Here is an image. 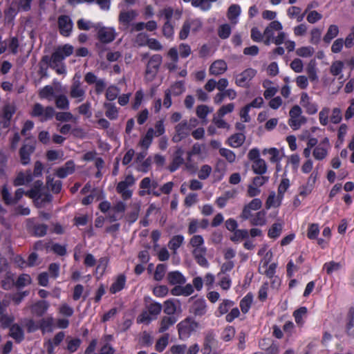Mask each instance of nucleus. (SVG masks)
Returning <instances> with one entry per match:
<instances>
[{
    "label": "nucleus",
    "mask_w": 354,
    "mask_h": 354,
    "mask_svg": "<svg viewBox=\"0 0 354 354\" xmlns=\"http://www.w3.org/2000/svg\"><path fill=\"white\" fill-rule=\"evenodd\" d=\"M73 53V46L70 44H64L59 46L52 53L51 57L44 55L41 57V62L49 65L50 68L55 70L58 75L66 73V66L62 64V61Z\"/></svg>",
    "instance_id": "1"
},
{
    "label": "nucleus",
    "mask_w": 354,
    "mask_h": 354,
    "mask_svg": "<svg viewBox=\"0 0 354 354\" xmlns=\"http://www.w3.org/2000/svg\"><path fill=\"white\" fill-rule=\"evenodd\" d=\"M30 114L32 118H38L41 122L53 119L54 115H55L56 120L60 122H68L73 118V114L70 112H58L55 113L53 106H48L44 107L40 103H35L33 105Z\"/></svg>",
    "instance_id": "2"
},
{
    "label": "nucleus",
    "mask_w": 354,
    "mask_h": 354,
    "mask_svg": "<svg viewBox=\"0 0 354 354\" xmlns=\"http://www.w3.org/2000/svg\"><path fill=\"white\" fill-rule=\"evenodd\" d=\"M176 328L179 339L185 341L198 330L200 328V324L192 317H188L180 321L177 324Z\"/></svg>",
    "instance_id": "3"
},
{
    "label": "nucleus",
    "mask_w": 354,
    "mask_h": 354,
    "mask_svg": "<svg viewBox=\"0 0 354 354\" xmlns=\"http://www.w3.org/2000/svg\"><path fill=\"white\" fill-rule=\"evenodd\" d=\"M162 62V57L159 54L151 56L146 64L145 80L151 82L155 80Z\"/></svg>",
    "instance_id": "4"
},
{
    "label": "nucleus",
    "mask_w": 354,
    "mask_h": 354,
    "mask_svg": "<svg viewBox=\"0 0 354 354\" xmlns=\"http://www.w3.org/2000/svg\"><path fill=\"white\" fill-rule=\"evenodd\" d=\"M158 183L156 180H151L149 177H145L142 179L139 184L140 190L138 195L140 196H145L146 195H153L155 196H160V192L157 189Z\"/></svg>",
    "instance_id": "5"
},
{
    "label": "nucleus",
    "mask_w": 354,
    "mask_h": 354,
    "mask_svg": "<svg viewBox=\"0 0 354 354\" xmlns=\"http://www.w3.org/2000/svg\"><path fill=\"white\" fill-rule=\"evenodd\" d=\"M136 180L132 174L126 176L124 180L119 182L116 186V192L121 195L123 200L127 201L132 197L133 192L129 189L135 184Z\"/></svg>",
    "instance_id": "6"
},
{
    "label": "nucleus",
    "mask_w": 354,
    "mask_h": 354,
    "mask_svg": "<svg viewBox=\"0 0 354 354\" xmlns=\"http://www.w3.org/2000/svg\"><path fill=\"white\" fill-rule=\"evenodd\" d=\"M26 230L33 236L43 237L47 234L48 225L37 223L35 218H30L26 221Z\"/></svg>",
    "instance_id": "7"
},
{
    "label": "nucleus",
    "mask_w": 354,
    "mask_h": 354,
    "mask_svg": "<svg viewBox=\"0 0 354 354\" xmlns=\"http://www.w3.org/2000/svg\"><path fill=\"white\" fill-rule=\"evenodd\" d=\"M138 12L135 10L128 11H121L118 16V22L120 29L122 30H127L133 24L131 22L137 17Z\"/></svg>",
    "instance_id": "8"
},
{
    "label": "nucleus",
    "mask_w": 354,
    "mask_h": 354,
    "mask_svg": "<svg viewBox=\"0 0 354 354\" xmlns=\"http://www.w3.org/2000/svg\"><path fill=\"white\" fill-rule=\"evenodd\" d=\"M192 130L191 125L187 120H183L175 127V134L172 137V142L178 143L182 140L186 138Z\"/></svg>",
    "instance_id": "9"
},
{
    "label": "nucleus",
    "mask_w": 354,
    "mask_h": 354,
    "mask_svg": "<svg viewBox=\"0 0 354 354\" xmlns=\"http://www.w3.org/2000/svg\"><path fill=\"white\" fill-rule=\"evenodd\" d=\"M57 25L59 34L63 37H68L71 35L73 23L68 15H60L57 19Z\"/></svg>",
    "instance_id": "10"
},
{
    "label": "nucleus",
    "mask_w": 354,
    "mask_h": 354,
    "mask_svg": "<svg viewBox=\"0 0 354 354\" xmlns=\"http://www.w3.org/2000/svg\"><path fill=\"white\" fill-rule=\"evenodd\" d=\"M330 148L329 139L327 137L323 138L319 143L314 148L313 156L317 160H322L326 158L328 150Z\"/></svg>",
    "instance_id": "11"
},
{
    "label": "nucleus",
    "mask_w": 354,
    "mask_h": 354,
    "mask_svg": "<svg viewBox=\"0 0 354 354\" xmlns=\"http://www.w3.org/2000/svg\"><path fill=\"white\" fill-rule=\"evenodd\" d=\"M116 37V32L112 27H101L97 30V39L102 44H109Z\"/></svg>",
    "instance_id": "12"
},
{
    "label": "nucleus",
    "mask_w": 354,
    "mask_h": 354,
    "mask_svg": "<svg viewBox=\"0 0 354 354\" xmlns=\"http://www.w3.org/2000/svg\"><path fill=\"white\" fill-rule=\"evenodd\" d=\"M256 74V70L252 68H247L236 75L235 83L238 86L248 88L250 86V81Z\"/></svg>",
    "instance_id": "13"
},
{
    "label": "nucleus",
    "mask_w": 354,
    "mask_h": 354,
    "mask_svg": "<svg viewBox=\"0 0 354 354\" xmlns=\"http://www.w3.org/2000/svg\"><path fill=\"white\" fill-rule=\"evenodd\" d=\"M189 313L196 317H201L207 312V306L205 299L197 298L194 300L189 307Z\"/></svg>",
    "instance_id": "14"
},
{
    "label": "nucleus",
    "mask_w": 354,
    "mask_h": 354,
    "mask_svg": "<svg viewBox=\"0 0 354 354\" xmlns=\"http://www.w3.org/2000/svg\"><path fill=\"white\" fill-rule=\"evenodd\" d=\"M185 151L182 147H177L175 151L172 155V159L171 163L169 165L167 169L173 173L178 170L180 166L184 165L185 160L183 158Z\"/></svg>",
    "instance_id": "15"
},
{
    "label": "nucleus",
    "mask_w": 354,
    "mask_h": 354,
    "mask_svg": "<svg viewBox=\"0 0 354 354\" xmlns=\"http://www.w3.org/2000/svg\"><path fill=\"white\" fill-rule=\"evenodd\" d=\"M35 150L34 142H27L24 144L19 149V154L20 162L23 165H27L30 162V156Z\"/></svg>",
    "instance_id": "16"
},
{
    "label": "nucleus",
    "mask_w": 354,
    "mask_h": 354,
    "mask_svg": "<svg viewBox=\"0 0 354 354\" xmlns=\"http://www.w3.org/2000/svg\"><path fill=\"white\" fill-rule=\"evenodd\" d=\"M262 206V201L260 198H255L252 199L248 204L243 207L241 214V218L243 220H248L252 216L251 212L256 211L261 209Z\"/></svg>",
    "instance_id": "17"
},
{
    "label": "nucleus",
    "mask_w": 354,
    "mask_h": 354,
    "mask_svg": "<svg viewBox=\"0 0 354 354\" xmlns=\"http://www.w3.org/2000/svg\"><path fill=\"white\" fill-rule=\"evenodd\" d=\"M33 180V175L30 169H27L25 172L20 171L17 174L13 180V185L15 187L25 185Z\"/></svg>",
    "instance_id": "18"
},
{
    "label": "nucleus",
    "mask_w": 354,
    "mask_h": 354,
    "mask_svg": "<svg viewBox=\"0 0 354 354\" xmlns=\"http://www.w3.org/2000/svg\"><path fill=\"white\" fill-rule=\"evenodd\" d=\"M215 342V334L213 330L207 331L205 335L201 353L203 354H211L212 346L214 345Z\"/></svg>",
    "instance_id": "19"
},
{
    "label": "nucleus",
    "mask_w": 354,
    "mask_h": 354,
    "mask_svg": "<svg viewBox=\"0 0 354 354\" xmlns=\"http://www.w3.org/2000/svg\"><path fill=\"white\" fill-rule=\"evenodd\" d=\"M75 171V165L73 160H68L62 167L56 169L55 174L60 178H64Z\"/></svg>",
    "instance_id": "20"
},
{
    "label": "nucleus",
    "mask_w": 354,
    "mask_h": 354,
    "mask_svg": "<svg viewBox=\"0 0 354 354\" xmlns=\"http://www.w3.org/2000/svg\"><path fill=\"white\" fill-rule=\"evenodd\" d=\"M49 303L46 300H39L33 304L31 307V312L37 317H42L48 310Z\"/></svg>",
    "instance_id": "21"
},
{
    "label": "nucleus",
    "mask_w": 354,
    "mask_h": 354,
    "mask_svg": "<svg viewBox=\"0 0 354 354\" xmlns=\"http://www.w3.org/2000/svg\"><path fill=\"white\" fill-rule=\"evenodd\" d=\"M70 97L71 98L77 99V102L84 100L85 97V91L82 88L80 81H75L70 90Z\"/></svg>",
    "instance_id": "22"
},
{
    "label": "nucleus",
    "mask_w": 354,
    "mask_h": 354,
    "mask_svg": "<svg viewBox=\"0 0 354 354\" xmlns=\"http://www.w3.org/2000/svg\"><path fill=\"white\" fill-rule=\"evenodd\" d=\"M167 281L169 285H183L186 282L185 277L179 271H171L167 274Z\"/></svg>",
    "instance_id": "23"
},
{
    "label": "nucleus",
    "mask_w": 354,
    "mask_h": 354,
    "mask_svg": "<svg viewBox=\"0 0 354 354\" xmlns=\"http://www.w3.org/2000/svg\"><path fill=\"white\" fill-rule=\"evenodd\" d=\"M207 248L194 249L192 254L196 262L203 268H208L209 264L205 257Z\"/></svg>",
    "instance_id": "24"
},
{
    "label": "nucleus",
    "mask_w": 354,
    "mask_h": 354,
    "mask_svg": "<svg viewBox=\"0 0 354 354\" xmlns=\"http://www.w3.org/2000/svg\"><path fill=\"white\" fill-rule=\"evenodd\" d=\"M3 127L8 128L10 124V120L13 116V115L16 112V108L14 105H11L10 104H6L3 107Z\"/></svg>",
    "instance_id": "25"
},
{
    "label": "nucleus",
    "mask_w": 354,
    "mask_h": 354,
    "mask_svg": "<svg viewBox=\"0 0 354 354\" xmlns=\"http://www.w3.org/2000/svg\"><path fill=\"white\" fill-rule=\"evenodd\" d=\"M1 307L3 308V312L0 315V325L3 328H9L15 321V317L12 315H8L6 313L7 305L1 302Z\"/></svg>",
    "instance_id": "26"
},
{
    "label": "nucleus",
    "mask_w": 354,
    "mask_h": 354,
    "mask_svg": "<svg viewBox=\"0 0 354 354\" xmlns=\"http://www.w3.org/2000/svg\"><path fill=\"white\" fill-rule=\"evenodd\" d=\"M9 336L11 337L16 343L19 344L24 339V332L21 326L18 324H14L9 328Z\"/></svg>",
    "instance_id": "27"
},
{
    "label": "nucleus",
    "mask_w": 354,
    "mask_h": 354,
    "mask_svg": "<svg viewBox=\"0 0 354 354\" xmlns=\"http://www.w3.org/2000/svg\"><path fill=\"white\" fill-rule=\"evenodd\" d=\"M227 68L226 62L224 60L218 59L214 62L209 67V73L214 75H219L224 73Z\"/></svg>",
    "instance_id": "28"
},
{
    "label": "nucleus",
    "mask_w": 354,
    "mask_h": 354,
    "mask_svg": "<svg viewBox=\"0 0 354 354\" xmlns=\"http://www.w3.org/2000/svg\"><path fill=\"white\" fill-rule=\"evenodd\" d=\"M126 284V276L124 274H119L115 281L111 284L110 287V292L115 294L121 291Z\"/></svg>",
    "instance_id": "29"
},
{
    "label": "nucleus",
    "mask_w": 354,
    "mask_h": 354,
    "mask_svg": "<svg viewBox=\"0 0 354 354\" xmlns=\"http://www.w3.org/2000/svg\"><path fill=\"white\" fill-rule=\"evenodd\" d=\"M234 301L230 299H223V301L219 304L216 311L215 312V315L217 317H219L223 315L227 314L229 310L231 309L234 306Z\"/></svg>",
    "instance_id": "30"
},
{
    "label": "nucleus",
    "mask_w": 354,
    "mask_h": 354,
    "mask_svg": "<svg viewBox=\"0 0 354 354\" xmlns=\"http://www.w3.org/2000/svg\"><path fill=\"white\" fill-rule=\"evenodd\" d=\"M249 219L252 225L263 226L266 223V213L264 210L259 211Z\"/></svg>",
    "instance_id": "31"
},
{
    "label": "nucleus",
    "mask_w": 354,
    "mask_h": 354,
    "mask_svg": "<svg viewBox=\"0 0 354 354\" xmlns=\"http://www.w3.org/2000/svg\"><path fill=\"white\" fill-rule=\"evenodd\" d=\"M252 169L254 174L258 175H263L267 172L268 167L263 159L255 160L252 162Z\"/></svg>",
    "instance_id": "32"
},
{
    "label": "nucleus",
    "mask_w": 354,
    "mask_h": 354,
    "mask_svg": "<svg viewBox=\"0 0 354 354\" xmlns=\"http://www.w3.org/2000/svg\"><path fill=\"white\" fill-rule=\"evenodd\" d=\"M1 288L5 290H10L15 286L14 274L12 272H7L1 281Z\"/></svg>",
    "instance_id": "33"
},
{
    "label": "nucleus",
    "mask_w": 354,
    "mask_h": 354,
    "mask_svg": "<svg viewBox=\"0 0 354 354\" xmlns=\"http://www.w3.org/2000/svg\"><path fill=\"white\" fill-rule=\"evenodd\" d=\"M177 319L174 316H165L162 318L160 322V327L158 328L159 333H165L167 330L171 326H173Z\"/></svg>",
    "instance_id": "34"
},
{
    "label": "nucleus",
    "mask_w": 354,
    "mask_h": 354,
    "mask_svg": "<svg viewBox=\"0 0 354 354\" xmlns=\"http://www.w3.org/2000/svg\"><path fill=\"white\" fill-rule=\"evenodd\" d=\"M245 139V136L243 133H236L233 135H232L228 138V145L234 148H237L241 146Z\"/></svg>",
    "instance_id": "35"
},
{
    "label": "nucleus",
    "mask_w": 354,
    "mask_h": 354,
    "mask_svg": "<svg viewBox=\"0 0 354 354\" xmlns=\"http://www.w3.org/2000/svg\"><path fill=\"white\" fill-rule=\"evenodd\" d=\"M290 186V180L283 176L277 189V200L281 201L284 194Z\"/></svg>",
    "instance_id": "36"
},
{
    "label": "nucleus",
    "mask_w": 354,
    "mask_h": 354,
    "mask_svg": "<svg viewBox=\"0 0 354 354\" xmlns=\"http://www.w3.org/2000/svg\"><path fill=\"white\" fill-rule=\"evenodd\" d=\"M104 107L106 109L105 115L110 120H116L118 117V110L115 104L104 102Z\"/></svg>",
    "instance_id": "37"
},
{
    "label": "nucleus",
    "mask_w": 354,
    "mask_h": 354,
    "mask_svg": "<svg viewBox=\"0 0 354 354\" xmlns=\"http://www.w3.org/2000/svg\"><path fill=\"white\" fill-rule=\"evenodd\" d=\"M154 136V129L153 128H149L144 137L141 138L139 142V145L144 148L145 149H147L153 140V138Z\"/></svg>",
    "instance_id": "38"
},
{
    "label": "nucleus",
    "mask_w": 354,
    "mask_h": 354,
    "mask_svg": "<svg viewBox=\"0 0 354 354\" xmlns=\"http://www.w3.org/2000/svg\"><path fill=\"white\" fill-rule=\"evenodd\" d=\"M253 301V295L248 292L240 301V308L243 313H247Z\"/></svg>",
    "instance_id": "39"
},
{
    "label": "nucleus",
    "mask_w": 354,
    "mask_h": 354,
    "mask_svg": "<svg viewBox=\"0 0 354 354\" xmlns=\"http://www.w3.org/2000/svg\"><path fill=\"white\" fill-rule=\"evenodd\" d=\"M339 33V28L336 25H330L324 36L323 40L325 43L329 44L330 41L337 36Z\"/></svg>",
    "instance_id": "40"
},
{
    "label": "nucleus",
    "mask_w": 354,
    "mask_h": 354,
    "mask_svg": "<svg viewBox=\"0 0 354 354\" xmlns=\"http://www.w3.org/2000/svg\"><path fill=\"white\" fill-rule=\"evenodd\" d=\"M53 317H48L46 318H42L39 320V328L43 332L52 331L53 326Z\"/></svg>",
    "instance_id": "41"
},
{
    "label": "nucleus",
    "mask_w": 354,
    "mask_h": 354,
    "mask_svg": "<svg viewBox=\"0 0 354 354\" xmlns=\"http://www.w3.org/2000/svg\"><path fill=\"white\" fill-rule=\"evenodd\" d=\"M283 225L281 223H274L268 230V236L270 239H276L281 235Z\"/></svg>",
    "instance_id": "42"
},
{
    "label": "nucleus",
    "mask_w": 354,
    "mask_h": 354,
    "mask_svg": "<svg viewBox=\"0 0 354 354\" xmlns=\"http://www.w3.org/2000/svg\"><path fill=\"white\" fill-rule=\"evenodd\" d=\"M184 242V236L178 234L174 236L168 243V247L171 250L176 252Z\"/></svg>",
    "instance_id": "43"
},
{
    "label": "nucleus",
    "mask_w": 354,
    "mask_h": 354,
    "mask_svg": "<svg viewBox=\"0 0 354 354\" xmlns=\"http://www.w3.org/2000/svg\"><path fill=\"white\" fill-rule=\"evenodd\" d=\"M54 97L57 108L64 110L69 109V101L65 95L60 94L55 95Z\"/></svg>",
    "instance_id": "44"
},
{
    "label": "nucleus",
    "mask_w": 354,
    "mask_h": 354,
    "mask_svg": "<svg viewBox=\"0 0 354 354\" xmlns=\"http://www.w3.org/2000/svg\"><path fill=\"white\" fill-rule=\"evenodd\" d=\"M268 153L270 157L269 158L270 161L272 163H279L281 159L279 155V151L275 148L272 147L270 149H265L263 151V154L266 155Z\"/></svg>",
    "instance_id": "45"
},
{
    "label": "nucleus",
    "mask_w": 354,
    "mask_h": 354,
    "mask_svg": "<svg viewBox=\"0 0 354 354\" xmlns=\"http://www.w3.org/2000/svg\"><path fill=\"white\" fill-rule=\"evenodd\" d=\"M32 283V279L28 274H20L15 281V287L18 289L22 288Z\"/></svg>",
    "instance_id": "46"
},
{
    "label": "nucleus",
    "mask_w": 354,
    "mask_h": 354,
    "mask_svg": "<svg viewBox=\"0 0 354 354\" xmlns=\"http://www.w3.org/2000/svg\"><path fill=\"white\" fill-rule=\"evenodd\" d=\"M171 93L174 96L181 95L185 91V82L183 80L176 81L171 86Z\"/></svg>",
    "instance_id": "47"
},
{
    "label": "nucleus",
    "mask_w": 354,
    "mask_h": 354,
    "mask_svg": "<svg viewBox=\"0 0 354 354\" xmlns=\"http://www.w3.org/2000/svg\"><path fill=\"white\" fill-rule=\"evenodd\" d=\"M54 88L50 85H46L39 91V97L41 99L51 100L52 97H55Z\"/></svg>",
    "instance_id": "48"
},
{
    "label": "nucleus",
    "mask_w": 354,
    "mask_h": 354,
    "mask_svg": "<svg viewBox=\"0 0 354 354\" xmlns=\"http://www.w3.org/2000/svg\"><path fill=\"white\" fill-rule=\"evenodd\" d=\"M307 308L305 306H301L294 311L293 317L295 318V322L299 326H301L304 324V322L303 320V317L307 314Z\"/></svg>",
    "instance_id": "49"
},
{
    "label": "nucleus",
    "mask_w": 354,
    "mask_h": 354,
    "mask_svg": "<svg viewBox=\"0 0 354 354\" xmlns=\"http://www.w3.org/2000/svg\"><path fill=\"white\" fill-rule=\"evenodd\" d=\"M169 334L165 333L161 337H160L155 345L156 350L158 352H162L167 347L169 343Z\"/></svg>",
    "instance_id": "50"
},
{
    "label": "nucleus",
    "mask_w": 354,
    "mask_h": 354,
    "mask_svg": "<svg viewBox=\"0 0 354 354\" xmlns=\"http://www.w3.org/2000/svg\"><path fill=\"white\" fill-rule=\"evenodd\" d=\"M301 8L297 6H291L288 10V15L290 18H297V21L300 22L303 20L305 13L301 14Z\"/></svg>",
    "instance_id": "51"
},
{
    "label": "nucleus",
    "mask_w": 354,
    "mask_h": 354,
    "mask_svg": "<svg viewBox=\"0 0 354 354\" xmlns=\"http://www.w3.org/2000/svg\"><path fill=\"white\" fill-rule=\"evenodd\" d=\"M120 93V89L115 85L109 86L106 91V99L109 101L115 100Z\"/></svg>",
    "instance_id": "52"
},
{
    "label": "nucleus",
    "mask_w": 354,
    "mask_h": 354,
    "mask_svg": "<svg viewBox=\"0 0 354 354\" xmlns=\"http://www.w3.org/2000/svg\"><path fill=\"white\" fill-rule=\"evenodd\" d=\"M163 311L169 315H174L176 311V306L174 299H169L164 302Z\"/></svg>",
    "instance_id": "53"
},
{
    "label": "nucleus",
    "mask_w": 354,
    "mask_h": 354,
    "mask_svg": "<svg viewBox=\"0 0 354 354\" xmlns=\"http://www.w3.org/2000/svg\"><path fill=\"white\" fill-rule=\"evenodd\" d=\"M241 14V7L238 4L231 5L227 10V16L229 20L233 21Z\"/></svg>",
    "instance_id": "54"
},
{
    "label": "nucleus",
    "mask_w": 354,
    "mask_h": 354,
    "mask_svg": "<svg viewBox=\"0 0 354 354\" xmlns=\"http://www.w3.org/2000/svg\"><path fill=\"white\" fill-rule=\"evenodd\" d=\"M249 237V232L247 230H239L237 229L231 236L230 240L233 242H237L241 239H247Z\"/></svg>",
    "instance_id": "55"
},
{
    "label": "nucleus",
    "mask_w": 354,
    "mask_h": 354,
    "mask_svg": "<svg viewBox=\"0 0 354 354\" xmlns=\"http://www.w3.org/2000/svg\"><path fill=\"white\" fill-rule=\"evenodd\" d=\"M319 234V225L317 223H311L308 225L307 230V237L310 240H315L317 239Z\"/></svg>",
    "instance_id": "56"
},
{
    "label": "nucleus",
    "mask_w": 354,
    "mask_h": 354,
    "mask_svg": "<svg viewBox=\"0 0 354 354\" xmlns=\"http://www.w3.org/2000/svg\"><path fill=\"white\" fill-rule=\"evenodd\" d=\"M1 194L2 196L3 201L6 205H13L12 197L8 189L7 185L5 184L2 186Z\"/></svg>",
    "instance_id": "57"
},
{
    "label": "nucleus",
    "mask_w": 354,
    "mask_h": 354,
    "mask_svg": "<svg viewBox=\"0 0 354 354\" xmlns=\"http://www.w3.org/2000/svg\"><path fill=\"white\" fill-rule=\"evenodd\" d=\"M232 32L231 26L228 24L221 25L218 29V35L222 39H227Z\"/></svg>",
    "instance_id": "58"
},
{
    "label": "nucleus",
    "mask_w": 354,
    "mask_h": 354,
    "mask_svg": "<svg viewBox=\"0 0 354 354\" xmlns=\"http://www.w3.org/2000/svg\"><path fill=\"white\" fill-rule=\"evenodd\" d=\"M306 122V118L305 117L300 118H290L288 120V124L293 130L299 129L303 124Z\"/></svg>",
    "instance_id": "59"
},
{
    "label": "nucleus",
    "mask_w": 354,
    "mask_h": 354,
    "mask_svg": "<svg viewBox=\"0 0 354 354\" xmlns=\"http://www.w3.org/2000/svg\"><path fill=\"white\" fill-rule=\"evenodd\" d=\"M167 266L163 263L158 264L154 272L153 278L156 281H161L166 273Z\"/></svg>",
    "instance_id": "60"
},
{
    "label": "nucleus",
    "mask_w": 354,
    "mask_h": 354,
    "mask_svg": "<svg viewBox=\"0 0 354 354\" xmlns=\"http://www.w3.org/2000/svg\"><path fill=\"white\" fill-rule=\"evenodd\" d=\"M189 244L194 249L206 248L203 246L204 239L201 235H194L190 239Z\"/></svg>",
    "instance_id": "61"
},
{
    "label": "nucleus",
    "mask_w": 354,
    "mask_h": 354,
    "mask_svg": "<svg viewBox=\"0 0 354 354\" xmlns=\"http://www.w3.org/2000/svg\"><path fill=\"white\" fill-rule=\"evenodd\" d=\"M235 328L232 326H227L225 328L222 333V339L225 342L231 341L235 335Z\"/></svg>",
    "instance_id": "62"
},
{
    "label": "nucleus",
    "mask_w": 354,
    "mask_h": 354,
    "mask_svg": "<svg viewBox=\"0 0 354 354\" xmlns=\"http://www.w3.org/2000/svg\"><path fill=\"white\" fill-rule=\"evenodd\" d=\"M219 153L230 163H233L236 160L235 153L230 149L226 148H221L219 149Z\"/></svg>",
    "instance_id": "63"
},
{
    "label": "nucleus",
    "mask_w": 354,
    "mask_h": 354,
    "mask_svg": "<svg viewBox=\"0 0 354 354\" xmlns=\"http://www.w3.org/2000/svg\"><path fill=\"white\" fill-rule=\"evenodd\" d=\"M162 309V306L158 302L151 303L147 306V311L151 315L156 317L158 315Z\"/></svg>",
    "instance_id": "64"
}]
</instances>
